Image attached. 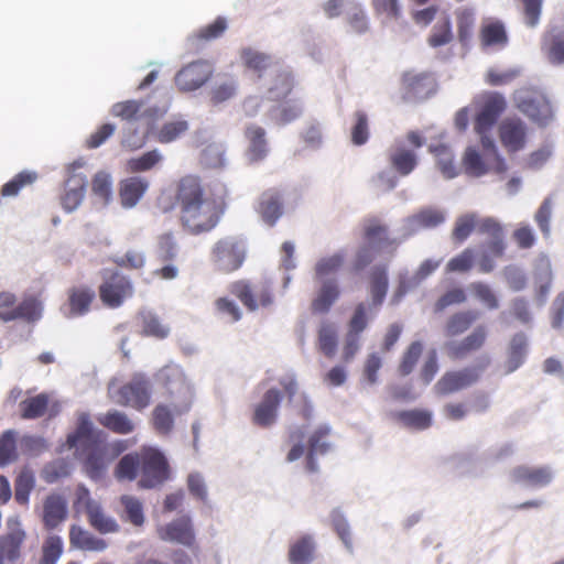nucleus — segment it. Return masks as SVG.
Listing matches in <instances>:
<instances>
[{
    "instance_id": "f257e3e1",
    "label": "nucleus",
    "mask_w": 564,
    "mask_h": 564,
    "mask_svg": "<svg viewBox=\"0 0 564 564\" xmlns=\"http://www.w3.org/2000/svg\"><path fill=\"white\" fill-rule=\"evenodd\" d=\"M156 206L163 214L178 207L180 225L194 236L212 231L223 214L217 203L207 196L203 180L194 174L180 177L175 182L174 195L162 193Z\"/></svg>"
},
{
    "instance_id": "f03ea898",
    "label": "nucleus",
    "mask_w": 564,
    "mask_h": 564,
    "mask_svg": "<svg viewBox=\"0 0 564 564\" xmlns=\"http://www.w3.org/2000/svg\"><path fill=\"white\" fill-rule=\"evenodd\" d=\"M164 389L165 402L158 403L151 416L153 429L161 435H169L174 429L175 417L188 412L192 391L178 367L165 366L156 375Z\"/></svg>"
},
{
    "instance_id": "7ed1b4c3",
    "label": "nucleus",
    "mask_w": 564,
    "mask_h": 564,
    "mask_svg": "<svg viewBox=\"0 0 564 564\" xmlns=\"http://www.w3.org/2000/svg\"><path fill=\"white\" fill-rule=\"evenodd\" d=\"M246 247L242 240L236 237H225L217 240L210 250V261L214 268L221 273H232L243 264Z\"/></svg>"
},
{
    "instance_id": "20e7f679",
    "label": "nucleus",
    "mask_w": 564,
    "mask_h": 564,
    "mask_svg": "<svg viewBox=\"0 0 564 564\" xmlns=\"http://www.w3.org/2000/svg\"><path fill=\"white\" fill-rule=\"evenodd\" d=\"M517 109L539 127H546L554 118L549 98L540 90L525 88L516 97Z\"/></svg>"
},
{
    "instance_id": "39448f33",
    "label": "nucleus",
    "mask_w": 564,
    "mask_h": 564,
    "mask_svg": "<svg viewBox=\"0 0 564 564\" xmlns=\"http://www.w3.org/2000/svg\"><path fill=\"white\" fill-rule=\"evenodd\" d=\"M124 449L126 445L122 441L113 443L94 441V444L87 446V456L84 460V468L88 477L91 479L101 478L108 465Z\"/></svg>"
},
{
    "instance_id": "423d86ee",
    "label": "nucleus",
    "mask_w": 564,
    "mask_h": 564,
    "mask_svg": "<svg viewBox=\"0 0 564 564\" xmlns=\"http://www.w3.org/2000/svg\"><path fill=\"white\" fill-rule=\"evenodd\" d=\"M474 129L477 134L488 133L507 109L505 96L498 91H485L478 99Z\"/></svg>"
},
{
    "instance_id": "0eeeda50",
    "label": "nucleus",
    "mask_w": 564,
    "mask_h": 564,
    "mask_svg": "<svg viewBox=\"0 0 564 564\" xmlns=\"http://www.w3.org/2000/svg\"><path fill=\"white\" fill-rule=\"evenodd\" d=\"M113 398L122 406L142 411L151 402V383L144 375L137 373L116 391Z\"/></svg>"
},
{
    "instance_id": "6e6552de",
    "label": "nucleus",
    "mask_w": 564,
    "mask_h": 564,
    "mask_svg": "<svg viewBox=\"0 0 564 564\" xmlns=\"http://www.w3.org/2000/svg\"><path fill=\"white\" fill-rule=\"evenodd\" d=\"M98 291L102 304L107 307L116 308L133 295V285L124 274L119 271H111L108 275L104 276Z\"/></svg>"
},
{
    "instance_id": "1a4fd4ad",
    "label": "nucleus",
    "mask_w": 564,
    "mask_h": 564,
    "mask_svg": "<svg viewBox=\"0 0 564 564\" xmlns=\"http://www.w3.org/2000/svg\"><path fill=\"white\" fill-rule=\"evenodd\" d=\"M141 478L139 487L154 488L164 482L169 477V465L162 453L148 448L141 453Z\"/></svg>"
},
{
    "instance_id": "9d476101",
    "label": "nucleus",
    "mask_w": 564,
    "mask_h": 564,
    "mask_svg": "<svg viewBox=\"0 0 564 564\" xmlns=\"http://www.w3.org/2000/svg\"><path fill=\"white\" fill-rule=\"evenodd\" d=\"M26 532L19 518L7 520V530L0 535V564H14L22 556Z\"/></svg>"
},
{
    "instance_id": "9b49d317",
    "label": "nucleus",
    "mask_w": 564,
    "mask_h": 564,
    "mask_svg": "<svg viewBox=\"0 0 564 564\" xmlns=\"http://www.w3.org/2000/svg\"><path fill=\"white\" fill-rule=\"evenodd\" d=\"M229 291L249 311L268 307L273 303L272 291L267 283L252 286L248 281L239 280L230 284Z\"/></svg>"
},
{
    "instance_id": "f8f14e48",
    "label": "nucleus",
    "mask_w": 564,
    "mask_h": 564,
    "mask_svg": "<svg viewBox=\"0 0 564 564\" xmlns=\"http://www.w3.org/2000/svg\"><path fill=\"white\" fill-rule=\"evenodd\" d=\"M77 505H83L88 523L101 534L116 533L120 527L116 519L105 513L101 506L90 498V492L84 486L77 489Z\"/></svg>"
},
{
    "instance_id": "ddd939ff",
    "label": "nucleus",
    "mask_w": 564,
    "mask_h": 564,
    "mask_svg": "<svg viewBox=\"0 0 564 564\" xmlns=\"http://www.w3.org/2000/svg\"><path fill=\"white\" fill-rule=\"evenodd\" d=\"M479 367H465L459 370L446 371L435 383L437 395H449L475 384L480 378Z\"/></svg>"
},
{
    "instance_id": "4468645a",
    "label": "nucleus",
    "mask_w": 564,
    "mask_h": 564,
    "mask_svg": "<svg viewBox=\"0 0 564 564\" xmlns=\"http://www.w3.org/2000/svg\"><path fill=\"white\" fill-rule=\"evenodd\" d=\"M487 338V327L479 325L463 339L447 341L444 348L451 360L460 361L481 350L486 345Z\"/></svg>"
},
{
    "instance_id": "2eb2a0df",
    "label": "nucleus",
    "mask_w": 564,
    "mask_h": 564,
    "mask_svg": "<svg viewBox=\"0 0 564 564\" xmlns=\"http://www.w3.org/2000/svg\"><path fill=\"white\" fill-rule=\"evenodd\" d=\"M282 400L283 393L279 389L271 388L267 390L261 400L253 406L251 416L253 425L261 429L272 426L278 420Z\"/></svg>"
},
{
    "instance_id": "dca6fc26",
    "label": "nucleus",
    "mask_w": 564,
    "mask_h": 564,
    "mask_svg": "<svg viewBox=\"0 0 564 564\" xmlns=\"http://www.w3.org/2000/svg\"><path fill=\"white\" fill-rule=\"evenodd\" d=\"M401 84L403 98L406 100L427 98L436 89V80L434 76L429 72H405L402 75Z\"/></svg>"
},
{
    "instance_id": "f3484780",
    "label": "nucleus",
    "mask_w": 564,
    "mask_h": 564,
    "mask_svg": "<svg viewBox=\"0 0 564 564\" xmlns=\"http://www.w3.org/2000/svg\"><path fill=\"white\" fill-rule=\"evenodd\" d=\"M212 65L196 61L184 66L175 76V84L182 91H193L202 87L212 76Z\"/></svg>"
},
{
    "instance_id": "a211bd4d",
    "label": "nucleus",
    "mask_w": 564,
    "mask_h": 564,
    "mask_svg": "<svg viewBox=\"0 0 564 564\" xmlns=\"http://www.w3.org/2000/svg\"><path fill=\"white\" fill-rule=\"evenodd\" d=\"M463 167L465 173L473 177H480L489 172L501 175L508 170L507 163L500 155H496V161L490 162L487 158L485 162L475 148H467L465 151Z\"/></svg>"
},
{
    "instance_id": "6ab92c4d",
    "label": "nucleus",
    "mask_w": 564,
    "mask_h": 564,
    "mask_svg": "<svg viewBox=\"0 0 564 564\" xmlns=\"http://www.w3.org/2000/svg\"><path fill=\"white\" fill-rule=\"evenodd\" d=\"M479 43L482 50H503L509 43L505 23L501 20L488 18L482 20L479 32Z\"/></svg>"
},
{
    "instance_id": "aec40b11",
    "label": "nucleus",
    "mask_w": 564,
    "mask_h": 564,
    "mask_svg": "<svg viewBox=\"0 0 564 564\" xmlns=\"http://www.w3.org/2000/svg\"><path fill=\"white\" fill-rule=\"evenodd\" d=\"M261 219L269 227L275 226L284 213V198L281 191L268 188L261 193L256 208Z\"/></svg>"
},
{
    "instance_id": "412c9836",
    "label": "nucleus",
    "mask_w": 564,
    "mask_h": 564,
    "mask_svg": "<svg viewBox=\"0 0 564 564\" xmlns=\"http://www.w3.org/2000/svg\"><path fill=\"white\" fill-rule=\"evenodd\" d=\"M528 127L518 117L506 118L499 126V138L509 152L522 150L527 142Z\"/></svg>"
},
{
    "instance_id": "4be33fe9",
    "label": "nucleus",
    "mask_w": 564,
    "mask_h": 564,
    "mask_svg": "<svg viewBox=\"0 0 564 564\" xmlns=\"http://www.w3.org/2000/svg\"><path fill=\"white\" fill-rule=\"evenodd\" d=\"M158 535L162 541L175 542L187 547L195 544V533L188 517H181L158 528Z\"/></svg>"
},
{
    "instance_id": "5701e85b",
    "label": "nucleus",
    "mask_w": 564,
    "mask_h": 564,
    "mask_svg": "<svg viewBox=\"0 0 564 564\" xmlns=\"http://www.w3.org/2000/svg\"><path fill=\"white\" fill-rule=\"evenodd\" d=\"M362 238L366 243L380 251L389 248L394 251L397 248V241L390 237L388 226L377 217L364 220Z\"/></svg>"
},
{
    "instance_id": "b1692460",
    "label": "nucleus",
    "mask_w": 564,
    "mask_h": 564,
    "mask_svg": "<svg viewBox=\"0 0 564 564\" xmlns=\"http://www.w3.org/2000/svg\"><path fill=\"white\" fill-rule=\"evenodd\" d=\"M43 304L40 295H25L19 304H14L12 310L2 312L0 319L4 323L23 319L26 322H35L41 318Z\"/></svg>"
},
{
    "instance_id": "393cba45",
    "label": "nucleus",
    "mask_w": 564,
    "mask_h": 564,
    "mask_svg": "<svg viewBox=\"0 0 564 564\" xmlns=\"http://www.w3.org/2000/svg\"><path fill=\"white\" fill-rule=\"evenodd\" d=\"M476 231L479 235L487 236L490 239L487 245L488 250L492 253V256L503 257L506 251L505 230L502 225L496 218H479L477 216Z\"/></svg>"
},
{
    "instance_id": "a878e982",
    "label": "nucleus",
    "mask_w": 564,
    "mask_h": 564,
    "mask_svg": "<svg viewBox=\"0 0 564 564\" xmlns=\"http://www.w3.org/2000/svg\"><path fill=\"white\" fill-rule=\"evenodd\" d=\"M67 501L58 494L48 495L43 502L42 522L47 531L56 529L67 519Z\"/></svg>"
},
{
    "instance_id": "bb28decb",
    "label": "nucleus",
    "mask_w": 564,
    "mask_h": 564,
    "mask_svg": "<svg viewBox=\"0 0 564 564\" xmlns=\"http://www.w3.org/2000/svg\"><path fill=\"white\" fill-rule=\"evenodd\" d=\"M69 544L72 549L84 552H101L107 547V542L104 539L77 524H72L69 528Z\"/></svg>"
},
{
    "instance_id": "cd10ccee",
    "label": "nucleus",
    "mask_w": 564,
    "mask_h": 564,
    "mask_svg": "<svg viewBox=\"0 0 564 564\" xmlns=\"http://www.w3.org/2000/svg\"><path fill=\"white\" fill-rule=\"evenodd\" d=\"M149 187V182L144 177L131 176L124 178L119 184V197L124 208L134 207L142 198Z\"/></svg>"
},
{
    "instance_id": "c85d7f7f",
    "label": "nucleus",
    "mask_w": 564,
    "mask_h": 564,
    "mask_svg": "<svg viewBox=\"0 0 564 564\" xmlns=\"http://www.w3.org/2000/svg\"><path fill=\"white\" fill-rule=\"evenodd\" d=\"M340 296V289L336 280L323 281L311 303L313 314H326Z\"/></svg>"
},
{
    "instance_id": "c756f323",
    "label": "nucleus",
    "mask_w": 564,
    "mask_h": 564,
    "mask_svg": "<svg viewBox=\"0 0 564 564\" xmlns=\"http://www.w3.org/2000/svg\"><path fill=\"white\" fill-rule=\"evenodd\" d=\"M513 481L531 487H543L552 479V474L546 467L518 466L511 473Z\"/></svg>"
},
{
    "instance_id": "7c9ffc66",
    "label": "nucleus",
    "mask_w": 564,
    "mask_h": 564,
    "mask_svg": "<svg viewBox=\"0 0 564 564\" xmlns=\"http://www.w3.org/2000/svg\"><path fill=\"white\" fill-rule=\"evenodd\" d=\"M389 286L388 270L384 265H376L369 273L370 307L378 308L382 305Z\"/></svg>"
},
{
    "instance_id": "2f4dec72",
    "label": "nucleus",
    "mask_w": 564,
    "mask_h": 564,
    "mask_svg": "<svg viewBox=\"0 0 564 564\" xmlns=\"http://www.w3.org/2000/svg\"><path fill=\"white\" fill-rule=\"evenodd\" d=\"M389 162L395 172L401 176H406L416 167L417 156L413 150L398 144L390 150Z\"/></svg>"
},
{
    "instance_id": "473e14b6",
    "label": "nucleus",
    "mask_w": 564,
    "mask_h": 564,
    "mask_svg": "<svg viewBox=\"0 0 564 564\" xmlns=\"http://www.w3.org/2000/svg\"><path fill=\"white\" fill-rule=\"evenodd\" d=\"M86 192V178L80 174L72 175L65 186L62 196V206L67 212H73L82 203Z\"/></svg>"
},
{
    "instance_id": "72a5a7b5",
    "label": "nucleus",
    "mask_w": 564,
    "mask_h": 564,
    "mask_svg": "<svg viewBox=\"0 0 564 564\" xmlns=\"http://www.w3.org/2000/svg\"><path fill=\"white\" fill-rule=\"evenodd\" d=\"M99 424L112 433L127 435L134 431L135 424L124 413L118 410H110L97 417Z\"/></svg>"
},
{
    "instance_id": "f704fd0d",
    "label": "nucleus",
    "mask_w": 564,
    "mask_h": 564,
    "mask_svg": "<svg viewBox=\"0 0 564 564\" xmlns=\"http://www.w3.org/2000/svg\"><path fill=\"white\" fill-rule=\"evenodd\" d=\"M479 318V313L474 310L459 311L452 314L444 326L446 337H456L467 332Z\"/></svg>"
},
{
    "instance_id": "c9c22d12",
    "label": "nucleus",
    "mask_w": 564,
    "mask_h": 564,
    "mask_svg": "<svg viewBox=\"0 0 564 564\" xmlns=\"http://www.w3.org/2000/svg\"><path fill=\"white\" fill-rule=\"evenodd\" d=\"M316 545L313 536L305 534L290 545L291 564H310L314 560Z\"/></svg>"
},
{
    "instance_id": "e433bc0d",
    "label": "nucleus",
    "mask_w": 564,
    "mask_h": 564,
    "mask_svg": "<svg viewBox=\"0 0 564 564\" xmlns=\"http://www.w3.org/2000/svg\"><path fill=\"white\" fill-rule=\"evenodd\" d=\"M50 409V397L47 393H39L34 397L22 400L19 404L20 417L23 420H35L46 414Z\"/></svg>"
},
{
    "instance_id": "4c0bfd02",
    "label": "nucleus",
    "mask_w": 564,
    "mask_h": 564,
    "mask_svg": "<svg viewBox=\"0 0 564 564\" xmlns=\"http://www.w3.org/2000/svg\"><path fill=\"white\" fill-rule=\"evenodd\" d=\"M338 334L334 323L328 321L319 325L317 332L318 350L327 358H333L337 351Z\"/></svg>"
},
{
    "instance_id": "58836bf2",
    "label": "nucleus",
    "mask_w": 564,
    "mask_h": 564,
    "mask_svg": "<svg viewBox=\"0 0 564 564\" xmlns=\"http://www.w3.org/2000/svg\"><path fill=\"white\" fill-rule=\"evenodd\" d=\"M94 441H99L94 432L93 423L88 414H82L78 417L77 427L75 432L67 436L66 443L69 448L77 447L78 445L87 443V446L94 444Z\"/></svg>"
},
{
    "instance_id": "ea45409f",
    "label": "nucleus",
    "mask_w": 564,
    "mask_h": 564,
    "mask_svg": "<svg viewBox=\"0 0 564 564\" xmlns=\"http://www.w3.org/2000/svg\"><path fill=\"white\" fill-rule=\"evenodd\" d=\"M241 58L245 66L257 73L258 77H261L267 69L279 66V63L273 61L270 55L250 47L241 51Z\"/></svg>"
},
{
    "instance_id": "a19ab883",
    "label": "nucleus",
    "mask_w": 564,
    "mask_h": 564,
    "mask_svg": "<svg viewBox=\"0 0 564 564\" xmlns=\"http://www.w3.org/2000/svg\"><path fill=\"white\" fill-rule=\"evenodd\" d=\"M95 292L89 288H73L68 293L69 316L84 315L89 311Z\"/></svg>"
},
{
    "instance_id": "79ce46f5",
    "label": "nucleus",
    "mask_w": 564,
    "mask_h": 564,
    "mask_svg": "<svg viewBox=\"0 0 564 564\" xmlns=\"http://www.w3.org/2000/svg\"><path fill=\"white\" fill-rule=\"evenodd\" d=\"M139 318L141 321L142 336L154 337L161 340L170 335V327L158 315L151 312H142Z\"/></svg>"
},
{
    "instance_id": "37998d69",
    "label": "nucleus",
    "mask_w": 564,
    "mask_h": 564,
    "mask_svg": "<svg viewBox=\"0 0 564 564\" xmlns=\"http://www.w3.org/2000/svg\"><path fill=\"white\" fill-rule=\"evenodd\" d=\"M455 18L458 41L466 46L473 36L476 22L475 11L470 8H459L455 11Z\"/></svg>"
},
{
    "instance_id": "c03bdc74",
    "label": "nucleus",
    "mask_w": 564,
    "mask_h": 564,
    "mask_svg": "<svg viewBox=\"0 0 564 564\" xmlns=\"http://www.w3.org/2000/svg\"><path fill=\"white\" fill-rule=\"evenodd\" d=\"M64 552L63 539L57 534L47 535L41 546L37 564H56Z\"/></svg>"
},
{
    "instance_id": "a18cd8bd",
    "label": "nucleus",
    "mask_w": 564,
    "mask_h": 564,
    "mask_svg": "<svg viewBox=\"0 0 564 564\" xmlns=\"http://www.w3.org/2000/svg\"><path fill=\"white\" fill-rule=\"evenodd\" d=\"M246 135L250 142L249 156L252 161L262 160L268 152L265 131L259 126H250L246 130Z\"/></svg>"
},
{
    "instance_id": "49530a36",
    "label": "nucleus",
    "mask_w": 564,
    "mask_h": 564,
    "mask_svg": "<svg viewBox=\"0 0 564 564\" xmlns=\"http://www.w3.org/2000/svg\"><path fill=\"white\" fill-rule=\"evenodd\" d=\"M120 503L123 507L121 518L135 527H141L144 523V513L142 502L133 496L123 495L120 498Z\"/></svg>"
},
{
    "instance_id": "de8ad7c7",
    "label": "nucleus",
    "mask_w": 564,
    "mask_h": 564,
    "mask_svg": "<svg viewBox=\"0 0 564 564\" xmlns=\"http://www.w3.org/2000/svg\"><path fill=\"white\" fill-rule=\"evenodd\" d=\"M188 130V122L184 119L167 121L162 124L155 134L158 142L171 143L180 139Z\"/></svg>"
},
{
    "instance_id": "09e8293b",
    "label": "nucleus",
    "mask_w": 564,
    "mask_h": 564,
    "mask_svg": "<svg viewBox=\"0 0 564 564\" xmlns=\"http://www.w3.org/2000/svg\"><path fill=\"white\" fill-rule=\"evenodd\" d=\"M398 419L403 425L414 430H426L432 425V413L427 410L414 409L401 411Z\"/></svg>"
},
{
    "instance_id": "8fccbe9b",
    "label": "nucleus",
    "mask_w": 564,
    "mask_h": 564,
    "mask_svg": "<svg viewBox=\"0 0 564 564\" xmlns=\"http://www.w3.org/2000/svg\"><path fill=\"white\" fill-rule=\"evenodd\" d=\"M163 160L159 150L154 149L144 152L140 156L131 158L126 163V169L129 173H140L152 170L156 164Z\"/></svg>"
},
{
    "instance_id": "3c124183",
    "label": "nucleus",
    "mask_w": 564,
    "mask_h": 564,
    "mask_svg": "<svg viewBox=\"0 0 564 564\" xmlns=\"http://www.w3.org/2000/svg\"><path fill=\"white\" fill-rule=\"evenodd\" d=\"M143 101L129 99L119 101L112 105L110 112L113 117L120 118L123 121L131 122L141 118L143 109Z\"/></svg>"
},
{
    "instance_id": "603ef678",
    "label": "nucleus",
    "mask_w": 564,
    "mask_h": 564,
    "mask_svg": "<svg viewBox=\"0 0 564 564\" xmlns=\"http://www.w3.org/2000/svg\"><path fill=\"white\" fill-rule=\"evenodd\" d=\"M434 153L437 166L446 178H454L457 175V169L454 164V155L451 149L445 144H438L431 148Z\"/></svg>"
},
{
    "instance_id": "864d4df0",
    "label": "nucleus",
    "mask_w": 564,
    "mask_h": 564,
    "mask_svg": "<svg viewBox=\"0 0 564 564\" xmlns=\"http://www.w3.org/2000/svg\"><path fill=\"white\" fill-rule=\"evenodd\" d=\"M18 433L14 430H7L0 435V467L18 459L17 449Z\"/></svg>"
},
{
    "instance_id": "5fc2aeb1",
    "label": "nucleus",
    "mask_w": 564,
    "mask_h": 564,
    "mask_svg": "<svg viewBox=\"0 0 564 564\" xmlns=\"http://www.w3.org/2000/svg\"><path fill=\"white\" fill-rule=\"evenodd\" d=\"M141 467V454H127L119 460L115 476L118 480H134Z\"/></svg>"
},
{
    "instance_id": "6e6d98bb",
    "label": "nucleus",
    "mask_w": 564,
    "mask_h": 564,
    "mask_svg": "<svg viewBox=\"0 0 564 564\" xmlns=\"http://www.w3.org/2000/svg\"><path fill=\"white\" fill-rule=\"evenodd\" d=\"M177 241L173 232H163L158 237L156 257L161 262H172L177 257Z\"/></svg>"
},
{
    "instance_id": "4d7b16f0",
    "label": "nucleus",
    "mask_w": 564,
    "mask_h": 564,
    "mask_svg": "<svg viewBox=\"0 0 564 564\" xmlns=\"http://www.w3.org/2000/svg\"><path fill=\"white\" fill-rule=\"evenodd\" d=\"M543 46L551 63H564V33H550L544 37Z\"/></svg>"
},
{
    "instance_id": "13d9d810",
    "label": "nucleus",
    "mask_w": 564,
    "mask_h": 564,
    "mask_svg": "<svg viewBox=\"0 0 564 564\" xmlns=\"http://www.w3.org/2000/svg\"><path fill=\"white\" fill-rule=\"evenodd\" d=\"M453 40L452 23L448 17L438 21L427 39L430 46L436 48L451 43Z\"/></svg>"
},
{
    "instance_id": "bf43d9fd",
    "label": "nucleus",
    "mask_w": 564,
    "mask_h": 564,
    "mask_svg": "<svg viewBox=\"0 0 564 564\" xmlns=\"http://www.w3.org/2000/svg\"><path fill=\"white\" fill-rule=\"evenodd\" d=\"M422 352L423 344L421 341L415 340L411 343L402 355L401 361L398 367L399 373L401 376L410 375L414 370Z\"/></svg>"
},
{
    "instance_id": "052dcab7",
    "label": "nucleus",
    "mask_w": 564,
    "mask_h": 564,
    "mask_svg": "<svg viewBox=\"0 0 564 564\" xmlns=\"http://www.w3.org/2000/svg\"><path fill=\"white\" fill-rule=\"evenodd\" d=\"M477 215L465 214L458 217L452 232V238L456 243H463L470 234L476 230Z\"/></svg>"
},
{
    "instance_id": "680f3d73",
    "label": "nucleus",
    "mask_w": 564,
    "mask_h": 564,
    "mask_svg": "<svg viewBox=\"0 0 564 564\" xmlns=\"http://www.w3.org/2000/svg\"><path fill=\"white\" fill-rule=\"evenodd\" d=\"M35 479L30 470H22L15 479L14 499L19 505H26L34 487Z\"/></svg>"
},
{
    "instance_id": "e2e57ef3",
    "label": "nucleus",
    "mask_w": 564,
    "mask_h": 564,
    "mask_svg": "<svg viewBox=\"0 0 564 564\" xmlns=\"http://www.w3.org/2000/svg\"><path fill=\"white\" fill-rule=\"evenodd\" d=\"M474 263L475 252L471 248H466L447 262L445 271L447 273H465L473 268Z\"/></svg>"
},
{
    "instance_id": "0e129e2a",
    "label": "nucleus",
    "mask_w": 564,
    "mask_h": 564,
    "mask_svg": "<svg viewBox=\"0 0 564 564\" xmlns=\"http://www.w3.org/2000/svg\"><path fill=\"white\" fill-rule=\"evenodd\" d=\"M302 107L296 100L288 101L272 110V118L278 124H286L299 118Z\"/></svg>"
},
{
    "instance_id": "69168bd1",
    "label": "nucleus",
    "mask_w": 564,
    "mask_h": 564,
    "mask_svg": "<svg viewBox=\"0 0 564 564\" xmlns=\"http://www.w3.org/2000/svg\"><path fill=\"white\" fill-rule=\"evenodd\" d=\"M36 173L23 171L17 174L11 181H9L2 186L1 195L4 197L15 196L19 194L21 188L32 184L36 180Z\"/></svg>"
},
{
    "instance_id": "338daca9",
    "label": "nucleus",
    "mask_w": 564,
    "mask_h": 564,
    "mask_svg": "<svg viewBox=\"0 0 564 564\" xmlns=\"http://www.w3.org/2000/svg\"><path fill=\"white\" fill-rule=\"evenodd\" d=\"M371 307L367 306L365 303H359L356 305L354 313L348 322V332L350 334L360 336L361 333L367 328L369 316L368 311Z\"/></svg>"
},
{
    "instance_id": "774afa93",
    "label": "nucleus",
    "mask_w": 564,
    "mask_h": 564,
    "mask_svg": "<svg viewBox=\"0 0 564 564\" xmlns=\"http://www.w3.org/2000/svg\"><path fill=\"white\" fill-rule=\"evenodd\" d=\"M227 29V20L224 17H217L212 23L200 28L195 33L198 41H212L220 37Z\"/></svg>"
}]
</instances>
